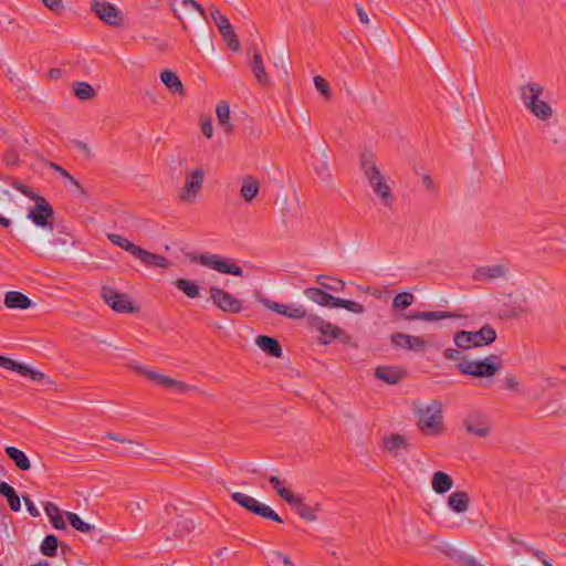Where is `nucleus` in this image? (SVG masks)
Listing matches in <instances>:
<instances>
[{
  "label": "nucleus",
  "instance_id": "f257e3e1",
  "mask_svg": "<svg viewBox=\"0 0 566 566\" xmlns=\"http://www.w3.org/2000/svg\"><path fill=\"white\" fill-rule=\"evenodd\" d=\"M258 301L268 310L289 318L301 319L306 317L310 327L319 333L318 343L322 345H328L334 339H340L343 343L350 340V336L337 325L326 322L318 315H307L306 308L303 305H284L264 296H258Z\"/></svg>",
  "mask_w": 566,
  "mask_h": 566
},
{
  "label": "nucleus",
  "instance_id": "f03ea898",
  "mask_svg": "<svg viewBox=\"0 0 566 566\" xmlns=\"http://www.w3.org/2000/svg\"><path fill=\"white\" fill-rule=\"evenodd\" d=\"M360 167L369 187L381 206L390 209L395 203V195L386 177L378 168L374 155L370 153H364L360 157Z\"/></svg>",
  "mask_w": 566,
  "mask_h": 566
},
{
  "label": "nucleus",
  "instance_id": "7ed1b4c3",
  "mask_svg": "<svg viewBox=\"0 0 566 566\" xmlns=\"http://www.w3.org/2000/svg\"><path fill=\"white\" fill-rule=\"evenodd\" d=\"M543 93V85L536 82H528L520 87V97L525 108L537 119L546 122L553 116V108L539 98Z\"/></svg>",
  "mask_w": 566,
  "mask_h": 566
},
{
  "label": "nucleus",
  "instance_id": "20e7f679",
  "mask_svg": "<svg viewBox=\"0 0 566 566\" xmlns=\"http://www.w3.org/2000/svg\"><path fill=\"white\" fill-rule=\"evenodd\" d=\"M415 413L417 426L421 432L428 436H439L444 430L442 405L438 400H432L427 406H416Z\"/></svg>",
  "mask_w": 566,
  "mask_h": 566
},
{
  "label": "nucleus",
  "instance_id": "39448f33",
  "mask_svg": "<svg viewBox=\"0 0 566 566\" xmlns=\"http://www.w3.org/2000/svg\"><path fill=\"white\" fill-rule=\"evenodd\" d=\"M107 239L114 245L122 248L134 258L138 259L147 268L168 269L171 265V262L166 256L149 252L119 234L109 233L107 234Z\"/></svg>",
  "mask_w": 566,
  "mask_h": 566
},
{
  "label": "nucleus",
  "instance_id": "423d86ee",
  "mask_svg": "<svg viewBox=\"0 0 566 566\" xmlns=\"http://www.w3.org/2000/svg\"><path fill=\"white\" fill-rule=\"evenodd\" d=\"M457 368L463 375L491 378L501 369V361L497 356L491 355L481 360L462 359L457 363Z\"/></svg>",
  "mask_w": 566,
  "mask_h": 566
},
{
  "label": "nucleus",
  "instance_id": "0eeeda50",
  "mask_svg": "<svg viewBox=\"0 0 566 566\" xmlns=\"http://www.w3.org/2000/svg\"><path fill=\"white\" fill-rule=\"evenodd\" d=\"M495 339L496 332L491 325H484L476 332L460 331L453 336L454 344L462 350L490 345Z\"/></svg>",
  "mask_w": 566,
  "mask_h": 566
},
{
  "label": "nucleus",
  "instance_id": "6e6552de",
  "mask_svg": "<svg viewBox=\"0 0 566 566\" xmlns=\"http://www.w3.org/2000/svg\"><path fill=\"white\" fill-rule=\"evenodd\" d=\"M190 261L202 266L212 269L222 274H231L234 276H243V270L238 264L230 262L219 254L202 253L190 255Z\"/></svg>",
  "mask_w": 566,
  "mask_h": 566
},
{
  "label": "nucleus",
  "instance_id": "1a4fd4ad",
  "mask_svg": "<svg viewBox=\"0 0 566 566\" xmlns=\"http://www.w3.org/2000/svg\"><path fill=\"white\" fill-rule=\"evenodd\" d=\"M35 205L29 210L28 219H30L36 227L53 230L54 211L49 201L40 195L32 198Z\"/></svg>",
  "mask_w": 566,
  "mask_h": 566
},
{
  "label": "nucleus",
  "instance_id": "9d476101",
  "mask_svg": "<svg viewBox=\"0 0 566 566\" xmlns=\"http://www.w3.org/2000/svg\"><path fill=\"white\" fill-rule=\"evenodd\" d=\"M232 500L239 504L240 506L244 507L249 512H252L263 518L282 523V518L280 515L274 512L269 505L262 504L258 502L254 497L242 493V492H234L231 494Z\"/></svg>",
  "mask_w": 566,
  "mask_h": 566
},
{
  "label": "nucleus",
  "instance_id": "9b49d317",
  "mask_svg": "<svg viewBox=\"0 0 566 566\" xmlns=\"http://www.w3.org/2000/svg\"><path fill=\"white\" fill-rule=\"evenodd\" d=\"M101 297L117 313H137L139 307L134 305L129 295L120 293L112 286H103Z\"/></svg>",
  "mask_w": 566,
  "mask_h": 566
},
{
  "label": "nucleus",
  "instance_id": "f8f14e48",
  "mask_svg": "<svg viewBox=\"0 0 566 566\" xmlns=\"http://www.w3.org/2000/svg\"><path fill=\"white\" fill-rule=\"evenodd\" d=\"M209 293L213 305L223 313L238 314L242 312L243 302L230 292L213 285L210 286Z\"/></svg>",
  "mask_w": 566,
  "mask_h": 566
},
{
  "label": "nucleus",
  "instance_id": "ddd939ff",
  "mask_svg": "<svg viewBox=\"0 0 566 566\" xmlns=\"http://www.w3.org/2000/svg\"><path fill=\"white\" fill-rule=\"evenodd\" d=\"M205 170L196 168L186 174L185 185L179 192V200L185 203H192L202 189Z\"/></svg>",
  "mask_w": 566,
  "mask_h": 566
},
{
  "label": "nucleus",
  "instance_id": "4468645a",
  "mask_svg": "<svg viewBox=\"0 0 566 566\" xmlns=\"http://www.w3.org/2000/svg\"><path fill=\"white\" fill-rule=\"evenodd\" d=\"M130 369L137 371L138 374H142L146 376L149 380L154 381L155 384L164 387L174 389L177 392H186L191 389V387L180 380L174 379L171 377H168L166 375H163L160 373H157L155 370H150L144 366L129 364L128 365Z\"/></svg>",
  "mask_w": 566,
  "mask_h": 566
},
{
  "label": "nucleus",
  "instance_id": "2eb2a0df",
  "mask_svg": "<svg viewBox=\"0 0 566 566\" xmlns=\"http://www.w3.org/2000/svg\"><path fill=\"white\" fill-rule=\"evenodd\" d=\"M211 18L213 22L216 23L217 28L219 29V32L223 36L224 41L227 42L228 46L232 51H239L240 50V42L237 38V34L234 32L233 27L231 25L229 19L223 15L217 8H211L210 11Z\"/></svg>",
  "mask_w": 566,
  "mask_h": 566
},
{
  "label": "nucleus",
  "instance_id": "dca6fc26",
  "mask_svg": "<svg viewBox=\"0 0 566 566\" xmlns=\"http://www.w3.org/2000/svg\"><path fill=\"white\" fill-rule=\"evenodd\" d=\"M91 10L107 25L118 27L123 23L120 11L109 2L94 0Z\"/></svg>",
  "mask_w": 566,
  "mask_h": 566
},
{
  "label": "nucleus",
  "instance_id": "f3484780",
  "mask_svg": "<svg viewBox=\"0 0 566 566\" xmlns=\"http://www.w3.org/2000/svg\"><path fill=\"white\" fill-rule=\"evenodd\" d=\"M390 340L396 348L405 350L422 353L428 348V342L421 336H413L398 332L390 335Z\"/></svg>",
  "mask_w": 566,
  "mask_h": 566
},
{
  "label": "nucleus",
  "instance_id": "a211bd4d",
  "mask_svg": "<svg viewBox=\"0 0 566 566\" xmlns=\"http://www.w3.org/2000/svg\"><path fill=\"white\" fill-rule=\"evenodd\" d=\"M463 424L469 433L479 438H485L491 432V423L489 419L478 411L469 413L464 418Z\"/></svg>",
  "mask_w": 566,
  "mask_h": 566
},
{
  "label": "nucleus",
  "instance_id": "6ab92c4d",
  "mask_svg": "<svg viewBox=\"0 0 566 566\" xmlns=\"http://www.w3.org/2000/svg\"><path fill=\"white\" fill-rule=\"evenodd\" d=\"M0 367L9 370H13L23 377H30L34 381H40L46 378V376L40 371L31 368L29 365L18 363L9 357L0 355Z\"/></svg>",
  "mask_w": 566,
  "mask_h": 566
},
{
  "label": "nucleus",
  "instance_id": "aec40b11",
  "mask_svg": "<svg viewBox=\"0 0 566 566\" xmlns=\"http://www.w3.org/2000/svg\"><path fill=\"white\" fill-rule=\"evenodd\" d=\"M305 296L317 303L318 305L326 306V307H335V302L337 297L326 293L323 289L318 287H307L304 291Z\"/></svg>",
  "mask_w": 566,
  "mask_h": 566
},
{
  "label": "nucleus",
  "instance_id": "412c9836",
  "mask_svg": "<svg viewBox=\"0 0 566 566\" xmlns=\"http://www.w3.org/2000/svg\"><path fill=\"white\" fill-rule=\"evenodd\" d=\"M255 344L264 353H266L268 355H270L272 357L281 358L283 355V350H282L280 343L273 337L260 335L256 337Z\"/></svg>",
  "mask_w": 566,
  "mask_h": 566
},
{
  "label": "nucleus",
  "instance_id": "4be33fe9",
  "mask_svg": "<svg viewBox=\"0 0 566 566\" xmlns=\"http://www.w3.org/2000/svg\"><path fill=\"white\" fill-rule=\"evenodd\" d=\"M160 80L170 93L178 94L180 96L185 95V87L175 72L170 70L161 71Z\"/></svg>",
  "mask_w": 566,
  "mask_h": 566
},
{
  "label": "nucleus",
  "instance_id": "5701e85b",
  "mask_svg": "<svg viewBox=\"0 0 566 566\" xmlns=\"http://www.w3.org/2000/svg\"><path fill=\"white\" fill-rule=\"evenodd\" d=\"M505 275V268L500 264L492 266L478 268L473 274L475 281H490L503 277Z\"/></svg>",
  "mask_w": 566,
  "mask_h": 566
},
{
  "label": "nucleus",
  "instance_id": "b1692460",
  "mask_svg": "<svg viewBox=\"0 0 566 566\" xmlns=\"http://www.w3.org/2000/svg\"><path fill=\"white\" fill-rule=\"evenodd\" d=\"M251 69L259 84L265 87L271 85V80L265 71L261 54L256 50L253 51Z\"/></svg>",
  "mask_w": 566,
  "mask_h": 566
},
{
  "label": "nucleus",
  "instance_id": "393cba45",
  "mask_svg": "<svg viewBox=\"0 0 566 566\" xmlns=\"http://www.w3.org/2000/svg\"><path fill=\"white\" fill-rule=\"evenodd\" d=\"M4 305L8 308L27 310L32 305V302L25 294L18 291H10L4 295Z\"/></svg>",
  "mask_w": 566,
  "mask_h": 566
},
{
  "label": "nucleus",
  "instance_id": "a878e982",
  "mask_svg": "<svg viewBox=\"0 0 566 566\" xmlns=\"http://www.w3.org/2000/svg\"><path fill=\"white\" fill-rule=\"evenodd\" d=\"M384 448L394 455H398L400 450L408 451L409 443L407 439L398 433H391L384 438Z\"/></svg>",
  "mask_w": 566,
  "mask_h": 566
},
{
  "label": "nucleus",
  "instance_id": "bb28decb",
  "mask_svg": "<svg viewBox=\"0 0 566 566\" xmlns=\"http://www.w3.org/2000/svg\"><path fill=\"white\" fill-rule=\"evenodd\" d=\"M260 182L251 175L244 176L240 189L241 197L245 202H251L259 193Z\"/></svg>",
  "mask_w": 566,
  "mask_h": 566
},
{
  "label": "nucleus",
  "instance_id": "cd10ccee",
  "mask_svg": "<svg viewBox=\"0 0 566 566\" xmlns=\"http://www.w3.org/2000/svg\"><path fill=\"white\" fill-rule=\"evenodd\" d=\"M460 317V315H457L451 312H417L412 314H408L405 316L408 321H424V322H433L444 318H455Z\"/></svg>",
  "mask_w": 566,
  "mask_h": 566
},
{
  "label": "nucleus",
  "instance_id": "c85d7f7f",
  "mask_svg": "<svg viewBox=\"0 0 566 566\" xmlns=\"http://www.w3.org/2000/svg\"><path fill=\"white\" fill-rule=\"evenodd\" d=\"M470 497L464 491H455L448 496V506L455 513H463L469 509Z\"/></svg>",
  "mask_w": 566,
  "mask_h": 566
},
{
  "label": "nucleus",
  "instance_id": "c756f323",
  "mask_svg": "<svg viewBox=\"0 0 566 566\" xmlns=\"http://www.w3.org/2000/svg\"><path fill=\"white\" fill-rule=\"evenodd\" d=\"M431 484L436 493L443 494L452 489L453 480L449 474L437 471L432 476Z\"/></svg>",
  "mask_w": 566,
  "mask_h": 566
},
{
  "label": "nucleus",
  "instance_id": "7c9ffc66",
  "mask_svg": "<svg viewBox=\"0 0 566 566\" xmlns=\"http://www.w3.org/2000/svg\"><path fill=\"white\" fill-rule=\"evenodd\" d=\"M6 454L12 460L15 467L21 471H28L31 468V462L23 451L15 447H7Z\"/></svg>",
  "mask_w": 566,
  "mask_h": 566
},
{
  "label": "nucleus",
  "instance_id": "2f4dec72",
  "mask_svg": "<svg viewBox=\"0 0 566 566\" xmlns=\"http://www.w3.org/2000/svg\"><path fill=\"white\" fill-rule=\"evenodd\" d=\"M375 376L387 384L394 385L402 378V371L399 368L380 366L376 368Z\"/></svg>",
  "mask_w": 566,
  "mask_h": 566
},
{
  "label": "nucleus",
  "instance_id": "473e14b6",
  "mask_svg": "<svg viewBox=\"0 0 566 566\" xmlns=\"http://www.w3.org/2000/svg\"><path fill=\"white\" fill-rule=\"evenodd\" d=\"M294 500L295 501L290 502L289 504L296 509L297 514L302 518H304V520H306L308 522H314V521L317 520L316 509L315 507H312V506L305 504L304 501H303V497H301L298 495H295Z\"/></svg>",
  "mask_w": 566,
  "mask_h": 566
},
{
  "label": "nucleus",
  "instance_id": "72a5a7b5",
  "mask_svg": "<svg viewBox=\"0 0 566 566\" xmlns=\"http://www.w3.org/2000/svg\"><path fill=\"white\" fill-rule=\"evenodd\" d=\"M0 493L7 499L8 504L12 511H20V497L11 485H9L7 482H0Z\"/></svg>",
  "mask_w": 566,
  "mask_h": 566
},
{
  "label": "nucleus",
  "instance_id": "f704fd0d",
  "mask_svg": "<svg viewBox=\"0 0 566 566\" xmlns=\"http://www.w3.org/2000/svg\"><path fill=\"white\" fill-rule=\"evenodd\" d=\"M216 114L219 124L224 128L226 133H231L233 125L230 122V106L227 102H220L217 105Z\"/></svg>",
  "mask_w": 566,
  "mask_h": 566
},
{
  "label": "nucleus",
  "instance_id": "c9c22d12",
  "mask_svg": "<svg viewBox=\"0 0 566 566\" xmlns=\"http://www.w3.org/2000/svg\"><path fill=\"white\" fill-rule=\"evenodd\" d=\"M73 93L81 101L92 99L96 96L94 87L86 82H74Z\"/></svg>",
  "mask_w": 566,
  "mask_h": 566
},
{
  "label": "nucleus",
  "instance_id": "e433bc0d",
  "mask_svg": "<svg viewBox=\"0 0 566 566\" xmlns=\"http://www.w3.org/2000/svg\"><path fill=\"white\" fill-rule=\"evenodd\" d=\"M269 482L275 490L276 494L284 501H286L287 503L295 501V494H293L289 489L284 486V482H282L280 478L272 475L269 478Z\"/></svg>",
  "mask_w": 566,
  "mask_h": 566
},
{
  "label": "nucleus",
  "instance_id": "4c0bfd02",
  "mask_svg": "<svg viewBox=\"0 0 566 566\" xmlns=\"http://www.w3.org/2000/svg\"><path fill=\"white\" fill-rule=\"evenodd\" d=\"M176 287L184 292L188 297L196 298L200 295V287L195 282L186 280V279H178L175 282Z\"/></svg>",
  "mask_w": 566,
  "mask_h": 566
},
{
  "label": "nucleus",
  "instance_id": "58836bf2",
  "mask_svg": "<svg viewBox=\"0 0 566 566\" xmlns=\"http://www.w3.org/2000/svg\"><path fill=\"white\" fill-rule=\"evenodd\" d=\"M317 283L322 286V289L340 292L345 289V282L338 279H332L325 275H318L316 279Z\"/></svg>",
  "mask_w": 566,
  "mask_h": 566
},
{
  "label": "nucleus",
  "instance_id": "ea45409f",
  "mask_svg": "<svg viewBox=\"0 0 566 566\" xmlns=\"http://www.w3.org/2000/svg\"><path fill=\"white\" fill-rule=\"evenodd\" d=\"M65 516L71 524L72 527H74L76 531L82 533H90L94 527L93 525L84 522L76 513L73 512H66Z\"/></svg>",
  "mask_w": 566,
  "mask_h": 566
},
{
  "label": "nucleus",
  "instance_id": "a19ab883",
  "mask_svg": "<svg viewBox=\"0 0 566 566\" xmlns=\"http://www.w3.org/2000/svg\"><path fill=\"white\" fill-rule=\"evenodd\" d=\"M59 539L55 535H46L41 544V553L48 557L56 555Z\"/></svg>",
  "mask_w": 566,
  "mask_h": 566
},
{
  "label": "nucleus",
  "instance_id": "79ce46f5",
  "mask_svg": "<svg viewBox=\"0 0 566 566\" xmlns=\"http://www.w3.org/2000/svg\"><path fill=\"white\" fill-rule=\"evenodd\" d=\"M415 302V296L410 292H401L392 300V307L397 310H405Z\"/></svg>",
  "mask_w": 566,
  "mask_h": 566
},
{
  "label": "nucleus",
  "instance_id": "37998d69",
  "mask_svg": "<svg viewBox=\"0 0 566 566\" xmlns=\"http://www.w3.org/2000/svg\"><path fill=\"white\" fill-rule=\"evenodd\" d=\"M334 304H335V307H343L352 313L361 314L365 312L364 305L358 302H355V301L337 297V300Z\"/></svg>",
  "mask_w": 566,
  "mask_h": 566
},
{
  "label": "nucleus",
  "instance_id": "c03bdc74",
  "mask_svg": "<svg viewBox=\"0 0 566 566\" xmlns=\"http://www.w3.org/2000/svg\"><path fill=\"white\" fill-rule=\"evenodd\" d=\"M334 304H335V307H343L352 313L361 314L365 312L364 305L358 302H355V301L337 297V300Z\"/></svg>",
  "mask_w": 566,
  "mask_h": 566
},
{
  "label": "nucleus",
  "instance_id": "a18cd8bd",
  "mask_svg": "<svg viewBox=\"0 0 566 566\" xmlns=\"http://www.w3.org/2000/svg\"><path fill=\"white\" fill-rule=\"evenodd\" d=\"M314 85L316 87V90L326 98V99H329L331 98V87H329V84L328 82L317 75L314 77Z\"/></svg>",
  "mask_w": 566,
  "mask_h": 566
},
{
  "label": "nucleus",
  "instance_id": "49530a36",
  "mask_svg": "<svg viewBox=\"0 0 566 566\" xmlns=\"http://www.w3.org/2000/svg\"><path fill=\"white\" fill-rule=\"evenodd\" d=\"M10 185L18 191H20L21 193H23L24 196H27L28 198L32 199V198H35L38 193H35L31 188L27 187L25 185H23L20 180L18 179H11L10 181Z\"/></svg>",
  "mask_w": 566,
  "mask_h": 566
},
{
  "label": "nucleus",
  "instance_id": "de8ad7c7",
  "mask_svg": "<svg viewBox=\"0 0 566 566\" xmlns=\"http://www.w3.org/2000/svg\"><path fill=\"white\" fill-rule=\"evenodd\" d=\"M443 356L448 360L462 361V359H467V357L462 354L461 348H447L443 352Z\"/></svg>",
  "mask_w": 566,
  "mask_h": 566
},
{
  "label": "nucleus",
  "instance_id": "09e8293b",
  "mask_svg": "<svg viewBox=\"0 0 566 566\" xmlns=\"http://www.w3.org/2000/svg\"><path fill=\"white\" fill-rule=\"evenodd\" d=\"M200 126H201L202 134L207 138L210 139L213 136V127H212L211 118L210 117H201L200 118Z\"/></svg>",
  "mask_w": 566,
  "mask_h": 566
},
{
  "label": "nucleus",
  "instance_id": "8fccbe9b",
  "mask_svg": "<svg viewBox=\"0 0 566 566\" xmlns=\"http://www.w3.org/2000/svg\"><path fill=\"white\" fill-rule=\"evenodd\" d=\"M3 161L8 167H15L19 165L20 159L15 150H9L3 155Z\"/></svg>",
  "mask_w": 566,
  "mask_h": 566
},
{
  "label": "nucleus",
  "instance_id": "3c124183",
  "mask_svg": "<svg viewBox=\"0 0 566 566\" xmlns=\"http://www.w3.org/2000/svg\"><path fill=\"white\" fill-rule=\"evenodd\" d=\"M503 382H504V387L509 390H512V391H515V392H520L521 389H520V382L517 380V378L513 375H507L504 379H503Z\"/></svg>",
  "mask_w": 566,
  "mask_h": 566
},
{
  "label": "nucleus",
  "instance_id": "603ef678",
  "mask_svg": "<svg viewBox=\"0 0 566 566\" xmlns=\"http://www.w3.org/2000/svg\"><path fill=\"white\" fill-rule=\"evenodd\" d=\"M459 560L461 566H483L480 560L471 555L463 554L459 557Z\"/></svg>",
  "mask_w": 566,
  "mask_h": 566
},
{
  "label": "nucleus",
  "instance_id": "864d4df0",
  "mask_svg": "<svg viewBox=\"0 0 566 566\" xmlns=\"http://www.w3.org/2000/svg\"><path fill=\"white\" fill-rule=\"evenodd\" d=\"M44 511L50 518L61 514L59 507L52 502L45 503Z\"/></svg>",
  "mask_w": 566,
  "mask_h": 566
},
{
  "label": "nucleus",
  "instance_id": "5fc2aeb1",
  "mask_svg": "<svg viewBox=\"0 0 566 566\" xmlns=\"http://www.w3.org/2000/svg\"><path fill=\"white\" fill-rule=\"evenodd\" d=\"M65 179L72 185L75 187L77 193L80 196H84L86 192L84 190V188L82 187V185L69 172V176L65 177Z\"/></svg>",
  "mask_w": 566,
  "mask_h": 566
},
{
  "label": "nucleus",
  "instance_id": "6e6d98bb",
  "mask_svg": "<svg viewBox=\"0 0 566 566\" xmlns=\"http://www.w3.org/2000/svg\"><path fill=\"white\" fill-rule=\"evenodd\" d=\"M182 3L185 6H190L191 8H193L196 11H198L203 18L206 17V12H205V9L203 7L198 3L196 0H182Z\"/></svg>",
  "mask_w": 566,
  "mask_h": 566
},
{
  "label": "nucleus",
  "instance_id": "4d7b16f0",
  "mask_svg": "<svg viewBox=\"0 0 566 566\" xmlns=\"http://www.w3.org/2000/svg\"><path fill=\"white\" fill-rule=\"evenodd\" d=\"M43 4L51 11L62 8V0H42Z\"/></svg>",
  "mask_w": 566,
  "mask_h": 566
},
{
  "label": "nucleus",
  "instance_id": "13d9d810",
  "mask_svg": "<svg viewBox=\"0 0 566 566\" xmlns=\"http://www.w3.org/2000/svg\"><path fill=\"white\" fill-rule=\"evenodd\" d=\"M23 500H24V503H25V506H27L28 512H29L32 516H34V517L39 516V515H40V512H39V510L35 507V505L33 504V502H32L29 497H27V496H23Z\"/></svg>",
  "mask_w": 566,
  "mask_h": 566
},
{
  "label": "nucleus",
  "instance_id": "bf43d9fd",
  "mask_svg": "<svg viewBox=\"0 0 566 566\" xmlns=\"http://www.w3.org/2000/svg\"><path fill=\"white\" fill-rule=\"evenodd\" d=\"M50 520H51L52 525L55 528H57V530H65L66 528V524H65V522L63 520L62 514H59V515H56V516H54V517H52Z\"/></svg>",
  "mask_w": 566,
  "mask_h": 566
},
{
  "label": "nucleus",
  "instance_id": "052dcab7",
  "mask_svg": "<svg viewBox=\"0 0 566 566\" xmlns=\"http://www.w3.org/2000/svg\"><path fill=\"white\" fill-rule=\"evenodd\" d=\"M355 7H356V11H357V15L359 18V21L363 24H368L369 23V17H368L367 12L359 4H356Z\"/></svg>",
  "mask_w": 566,
  "mask_h": 566
},
{
  "label": "nucleus",
  "instance_id": "680f3d73",
  "mask_svg": "<svg viewBox=\"0 0 566 566\" xmlns=\"http://www.w3.org/2000/svg\"><path fill=\"white\" fill-rule=\"evenodd\" d=\"M422 184L424 185V187L430 190V191H434L436 190V186H434V182L433 180L431 179V177L429 175H424L422 177Z\"/></svg>",
  "mask_w": 566,
  "mask_h": 566
},
{
  "label": "nucleus",
  "instance_id": "e2e57ef3",
  "mask_svg": "<svg viewBox=\"0 0 566 566\" xmlns=\"http://www.w3.org/2000/svg\"><path fill=\"white\" fill-rule=\"evenodd\" d=\"M49 167L59 172L63 178H65L66 176H69V171L65 170L63 167H61L60 165L55 164V163H50L49 164Z\"/></svg>",
  "mask_w": 566,
  "mask_h": 566
},
{
  "label": "nucleus",
  "instance_id": "0e129e2a",
  "mask_svg": "<svg viewBox=\"0 0 566 566\" xmlns=\"http://www.w3.org/2000/svg\"><path fill=\"white\" fill-rule=\"evenodd\" d=\"M106 437H107L108 439L114 440V441H117V442H119V443H132V441H130V440H128V439H126V438H124V437H122V436H117V434H115V433H113V432H108V433L106 434Z\"/></svg>",
  "mask_w": 566,
  "mask_h": 566
},
{
  "label": "nucleus",
  "instance_id": "69168bd1",
  "mask_svg": "<svg viewBox=\"0 0 566 566\" xmlns=\"http://www.w3.org/2000/svg\"><path fill=\"white\" fill-rule=\"evenodd\" d=\"M48 76L51 80H57L62 76V71L57 67H52L48 71Z\"/></svg>",
  "mask_w": 566,
  "mask_h": 566
},
{
  "label": "nucleus",
  "instance_id": "338daca9",
  "mask_svg": "<svg viewBox=\"0 0 566 566\" xmlns=\"http://www.w3.org/2000/svg\"><path fill=\"white\" fill-rule=\"evenodd\" d=\"M12 224L11 220L0 216V226L3 228H9Z\"/></svg>",
  "mask_w": 566,
  "mask_h": 566
},
{
  "label": "nucleus",
  "instance_id": "774afa93",
  "mask_svg": "<svg viewBox=\"0 0 566 566\" xmlns=\"http://www.w3.org/2000/svg\"><path fill=\"white\" fill-rule=\"evenodd\" d=\"M277 555L282 558V562L285 566H292V560L289 556L282 555L281 553H277Z\"/></svg>",
  "mask_w": 566,
  "mask_h": 566
}]
</instances>
